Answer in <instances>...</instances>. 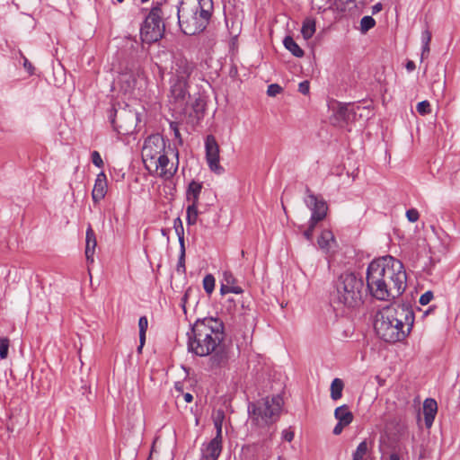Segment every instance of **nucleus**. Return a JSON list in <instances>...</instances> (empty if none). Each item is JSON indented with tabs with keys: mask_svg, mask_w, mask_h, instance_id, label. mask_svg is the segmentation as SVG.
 Segmentation results:
<instances>
[{
	"mask_svg": "<svg viewBox=\"0 0 460 460\" xmlns=\"http://www.w3.org/2000/svg\"><path fill=\"white\" fill-rule=\"evenodd\" d=\"M367 290L380 301L399 297L406 288L407 276L403 264L386 255L372 261L367 269Z\"/></svg>",
	"mask_w": 460,
	"mask_h": 460,
	"instance_id": "obj_1",
	"label": "nucleus"
},
{
	"mask_svg": "<svg viewBox=\"0 0 460 460\" xmlns=\"http://www.w3.org/2000/svg\"><path fill=\"white\" fill-rule=\"evenodd\" d=\"M187 335L189 351L200 357L214 353L210 358L213 367H221L227 362L228 355L220 347L225 338L221 320L214 317L199 319Z\"/></svg>",
	"mask_w": 460,
	"mask_h": 460,
	"instance_id": "obj_2",
	"label": "nucleus"
},
{
	"mask_svg": "<svg viewBox=\"0 0 460 460\" xmlns=\"http://www.w3.org/2000/svg\"><path fill=\"white\" fill-rule=\"evenodd\" d=\"M414 319V313L410 304H394L376 314L375 330L376 334L386 342L401 341L411 332Z\"/></svg>",
	"mask_w": 460,
	"mask_h": 460,
	"instance_id": "obj_3",
	"label": "nucleus"
},
{
	"mask_svg": "<svg viewBox=\"0 0 460 460\" xmlns=\"http://www.w3.org/2000/svg\"><path fill=\"white\" fill-rule=\"evenodd\" d=\"M212 11V0H181L177 15L182 32L186 35L201 32L208 24Z\"/></svg>",
	"mask_w": 460,
	"mask_h": 460,
	"instance_id": "obj_4",
	"label": "nucleus"
},
{
	"mask_svg": "<svg viewBox=\"0 0 460 460\" xmlns=\"http://www.w3.org/2000/svg\"><path fill=\"white\" fill-rule=\"evenodd\" d=\"M282 406L283 399L279 395L249 402L248 414L252 425L259 429L269 428L279 420Z\"/></svg>",
	"mask_w": 460,
	"mask_h": 460,
	"instance_id": "obj_5",
	"label": "nucleus"
},
{
	"mask_svg": "<svg viewBox=\"0 0 460 460\" xmlns=\"http://www.w3.org/2000/svg\"><path fill=\"white\" fill-rule=\"evenodd\" d=\"M363 286L362 279L355 273L341 274L335 282V290L332 294L333 303L349 308L359 305L362 303Z\"/></svg>",
	"mask_w": 460,
	"mask_h": 460,
	"instance_id": "obj_6",
	"label": "nucleus"
},
{
	"mask_svg": "<svg viewBox=\"0 0 460 460\" xmlns=\"http://www.w3.org/2000/svg\"><path fill=\"white\" fill-rule=\"evenodd\" d=\"M163 14L164 12L158 5L151 9L140 28V37L143 42L151 44L163 38L165 29Z\"/></svg>",
	"mask_w": 460,
	"mask_h": 460,
	"instance_id": "obj_7",
	"label": "nucleus"
},
{
	"mask_svg": "<svg viewBox=\"0 0 460 460\" xmlns=\"http://www.w3.org/2000/svg\"><path fill=\"white\" fill-rule=\"evenodd\" d=\"M166 151L165 140L160 134L147 137L142 147V160L146 169L150 170L155 160Z\"/></svg>",
	"mask_w": 460,
	"mask_h": 460,
	"instance_id": "obj_8",
	"label": "nucleus"
},
{
	"mask_svg": "<svg viewBox=\"0 0 460 460\" xmlns=\"http://www.w3.org/2000/svg\"><path fill=\"white\" fill-rule=\"evenodd\" d=\"M138 120L137 114L131 111L123 110L115 113L114 118L111 119L113 128L122 135L133 133Z\"/></svg>",
	"mask_w": 460,
	"mask_h": 460,
	"instance_id": "obj_9",
	"label": "nucleus"
},
{
	"mask_svg": "<svg viewBox=\"0 0 460 460\" xmlns=\"http://www.w3.org/2000/svg\"><path fill=\"white\" fill-rule=\"evenodd\" d=\"M195 68V63L187 59L185 57L181 55L174 56L171 66L170 78L189 82Z\"/></svg>",
	"mask_w": 460,
	"mask_h": 460,
	"instance_id": "obj_10",
	"label": "nucleus"
},
{
	"mask_svg": "<svg viewBox=\"0 0 460 460\" xmlns=\"http://www.w3.org/2000/svg\"><path fill=\"white\" fill-rule=\"evenodd\" d=\"M205 150L209 169L217 174H222L224 168L219 164V146L214 136L208 135L206 137Z\"/></svg>",
	"mask_w": 460,
	"mask_h": 460,
	"instance_id": "obj_11",
	"label": "nucleus"
},
{
	"mask_svg": "<svg viewBox=\"0 0 460 460\" xmlns=\"http://www.w3.org/2000/svg\"><path fill=\"white\" fill-rule=\"evenodd\" d=\"M305 203L312 211L310 220L313 221V224H317L324 219L327 214L328 206L323 199H318L317 196L308 190V195L305 199Z\"/></svg>",
	"mask_w": 460,
	"mask_h": 460,
	"instance_id": "obj_12",
	"label": "nucleus"
},
{
	"mask_svg": "<svg viewBox=\"0 0 460 460\" xmlns=\"http://www.w3.org/2000/svg\"><path fill=\"white\" fill-rule=\"evenodd\" d=\"M174 155L176 158L175 163H170L166 151L155 160L153 167H155V171L160 170L159 175L161 177L170 179L176 173L179 165V153L177 150L175 151Z\"/></svg>",
	"mask_w": 460,
	"mask_h": 460,
	"instance_id": "obj_13",
	"label": "nucleus"
},
{
	"mask_svg": "<svg viewBox=\"0 0 460 460\" xmlns=\"http://www.w3.org/2000/svg\"><path fill=\"white\" fill-rule=\"evenodd\" d=\"M170 101L173 102L178 108L182 107L187 96H189V82L169 79Z\"/></svg>",
	"mask_w": 460,
	"mask_h": 460,
	"instance_id": "obj_14",
	"label": "nucleus"
},
{
	"mask_svg": "<svg viewBox=\"0 0 460 460\" xmlns=\"http://www.w3.org/2000/svg\"><path fill=\"white\" fill-rule=\"evenodd\" d=\"M222 448V441L219 439L212 438L208 442H204L200 447V460H217Z\"/></svg>",
	"mask_w": 460,
	"mask_h": 460,
	"instance_id": "obj_15",
	"label": "nucleus"
},
{
	"mask_svg": "<svg viewBox=\"0 0 460 460\" xmlns=\"http://www.w3.org/2000/svg\"><path fill=\"white\" fill-rule=\"evenodd\" d=\"M136 75L130 70H126L124 72L119 73L116 79V84L119 85V89L125 93L132 92L136 86Z\"/></svg>",
	"mask_w": 460,
	"mask_h": 460,
	"instance_id": "obj_16",
	"label": "nucleus"
},
{
	"mask_svg": "<svg viewBox=\"0 0 460 460\" xmlns=\"http://www.w3.org/2000/svg\"><path fill=\"white\" fill-rule=\"evenodd\" d=\"M107 178L103 172L97 174L94 186L92 191V198L94 202H99L104 199L107 192Z\"/></svg>",
	"mask_w": 460,
	"mask_h": 460,
	"instance_id": "obj_17",
	"label": "nucleus"
},
{
	"mask_svg": "<svg viewBox=\"0 0 460 460\" xmlns=\"http://www.w3.org/2000/svg\"><path fill=\"white\" fill-rule=\"evenodd\" d=\"M85 239H86L85 240L86 261H87V262L93 263L94 261L93 254L95 252V247L97 245V241H96L95 233L93 230V228L91 227V226H89L86 230V238Z\"/></svg>",
	"mask_w": 460,
	"mask_h": 460,
	"instance_id": "obj_18",
	"label": "nucleus"
},
{
	"mask_svg": "<svg viewBox=\"0 0 460 460\" xmlns=\"http://www.w3.org/2000/svg\"><path fill=\"white\" fill-rule=\"evenodd\" d=\"M438 411V404L434 399L428 398L423 402V413L425 424L428 428H429L435 419L436 413Z\"/></svg>",
	"mask_w": 460,
	"mask_h": 460,
	"instance_id": "obj_19",
	"label": "nucleus"
},
{
	"mask_svg": "<svg viewBox=\"0 0 460 460\" xmlns=\"http://www.w3.org/2000/svg\"><path fill=\"white\" fill-rule=\"evenodd\" d=\"M335 115L338 119L347 122L354 119L356 111L353 105L349 103H340L335 111Z\"/></svg>",
	"mask_w": 460,
	"mask_h": 460,
	"instance_id": "obj_20",
	"label": "nucleus"
},
{
	"mask_svg": "<svg viewBox=\"0 0 460 460\" xmlns=\"http://www.w3.org/2000/svg\"><path fill=\"white\" fill-rule=\"evenodd\" d=\"M202 183L195 181H190L186 191L187 201L192 204H199Z\"/></svg>",
	"mask_w": 460,
	"mask_h": 460,
	"instance_id": "obj_21",
	"label": "nucleus"
},
{
	"mask_svg": "<svg viewBox=\"0 0 460 460\" xmlns=\"http://www.w3.org/2000/svg\"><path fill=\"white\" fill-rule=\"evenodd\" d=\"M318 245L319 247L325 252H330L332 247V244L335 243V238L332 231L323 230L321 233V235L318 238Z\"/></svg>",
	"mask_w": 460,
	"mask_h": 460,
	"instance_id": "obj_22",
	"label": "nucleus"
},
{
	"mask_svg": "<svg viewBox=\"0 0 460 460\" xmlns=\"http://www.w3.org/2000/svg\"><path fill=\"white\" fill-rule=\"evenodd\" d=\"M334 417L338 420V422H341L342 424L349 425L353 420V414L349 411L348 405L343 404L341 406H339L334 411Z\"/></svg>",
	"mask_w": 460,
	"mask_h": 460,
	"instance_id": "obj_23",
	"label": "nucleus"
},
{
	"mask_svg": "<svg viewBox=\"0 0 460 460\" xmlns=\"http://www.w3.org/2000/svg\"><path fill=\"white\" fill-rule=\"evenodd\" d=\"M283 44L285 48L289 50L295 57L302 58L304 56V50L296 44L292 37H285Z\"/></svg>",
	"mask_w": 460,
	"mask_h": 460,
	"instance_id": "obj_24",
	"label": "nucleus"
},
{
	"mask_svg": "<svg viewBox=\"0 0 460 460\" xmlns=\"http://www.w3.org/2000/svg\"><path fill=\"white\" fill-rule=\"evenodd\" d=\"M315 32V21L312 18H306L301 29V33L305 40H309Z\"/></svg>",
	"mask_w": 460,
	"mask_h": 460,
	"instance_id": "obj_25",
	"label": "nucleus"
},
{
	"mask_svg": "<svg viewBox=\"0 0 460 460\" xmlns=\"http://www.w3.org/2000/svg\"><path fill=\"white\" fill-rule=\"evenodd\" d=\"M344 387L343 381L340 378H334L331 384V398L337 401L342 396V390Z\"/></svg>",
	"mask_w": 460,
	"mask_h": 460,
	"instance_id": "obj_26",
	"label": "nucleus"
},
{
	"mask_svg": "<svg viewBox=\"0 0 460 460\" xmlns=\"http://www.w3.org/2000/svg\"><path fill=\"white\" fill-rule=\"evenodd\" d=\"M369 448H370V442H368L367 440H363L362 442H360L359 445L358 446L357 449L353 453L352 460H364Z\"/></svg>",
	"mask_w": 460,
	"mask_h": 460,
	"instance_id": "obj_27",
	"label": "nucleus"
},
{
	"mask_svg": "<svg viewBox=\"0 0 460 460\" xmlns=\"http://www.w3.org/2000/svg\"><path fill=\"white\" fill-rule=\"evenodd\" d=\"M198 205L190 203L186 209V221L188 225H195L198 219Z\"/></svg>",
	"mask_w": 460,
	"mask_h": 460,
	"instance_id": "obj_28",
	"label": "nucleus"
},
{
	"mask_svg": "<svg viewBox=\"0 0 460 460\" xmlns=\"http://www.w3.org/2000/svg\"><path fill=\"white\" fill-rule=\"evenodd\" d=\"M431 40V32L429 29H426L421 33V43H422V52L421 58L425 56H428L429 53V43Z\"/></svg>",
	"mask_w": 460,
	"mask_h": 460,
	"instance_id": "obj_29",
	"label": "nucleus"
},
{
	"mask_svg": "<svg viewBox=\"0 0 460 460\" xmlns=\"http://www.w3.org/2000/svg\"><path fill=\"white\" fill-rule=\"evenodd\" d=\"M203 288L208 295H211L215 289L216 279L212 274H207L203 279Z\"/></svg>",
	"mask_w": 460,
	"mask_h": 460,
	"instance_id": "obj_30",
	"label": "nucleus"
},
{
	"mask_svg": "<svg viewBox=\"0 0 460 460\" xmlns=\"http://www.w3.org/2000/svg\"><path fill=\"white\" fill-rule=\"evenodd\" d=\"M176 271L181 274H184L186 272L185 266V244L180 245V254L178 259V263L176 266Z\"/></svg>",
	"mask_w": 460,
	"mask_h": 460,
	"instance_id": "obj_31",
	"label": "nucleus"
},
{
	"mask_svg": "<svg viewBox=\"0 0 460 460\" xmlns=\"http://www.w3.org/2000/svg\"><path fill=\"white\" fill-rule=\"evenodd\" d=\"M376 21L372 16H364L360 21V31L362 33L367 32L370 29L375 27Z\"/></svg>",
	"mask_w": 460,
	"mask_h": 460,
	"instance_id": "obj_32",
	"label": "nucleus"
},
{
	"mask_svg": "<svg viewBox=\"0 0 460 460\" xmlns=\"http://www.w3.org/2000/svg\"><path fill=\"white\" fill-rule=\"evenodd\" d=\"M236 282L237 280L231 271H224L221 287H225L226 288L230 289L231 286L236 284Z\"/></svg>",
	"mask_w": 460,
	"mask_h": 460,
	"instance_id": "obj_33",
	"label": "nucleus"
},
{
	"mask_svg": "<svg viewBox=\"0 0 460 460\" xmlns=\"http://www.w3.org/2000/svg\"><path fill=\"white\" fill-rule=\"evenodd\" d=\"M173 227L178 236L180 245H181V243L184 244V230L180 217L174 219Z\"/></svg>",
	"mask_w": 460,
	"mask_h": 460,
	"instance_id": "obj_34",
	"label": "nucleus"
},
{
	"mask_svg": "<svg viewBox=\"0 0 460 460\" xmlns=\"http://www.w3.org/2000/svg\"><path fill=\"white\" fill-rule=\"evenodd\" d=\"M10 340L7 337L0 338V358L5 359L8 357Z\"/></svg>",
	"mask_w": 460,
	"mask_h": 460,
	"instance_id": "obj_35",
	"label": "nucleus"
},
{
	"mask_svg": "<svg viewBox=\"0 0 460 460\" xmlns=\"http://www.w3.org/2000/svg\"><path fill=\"white\" fill-rule=\"evenodd\" d=\"M417 111L420 115H427L431 112L430 103L428 101H422L417 104Z\"/></svg>",
	"mask_w": 460,
	"mask_h": 460,
	"instance_id": "obj_36",
	"label": "nucleus"
},
{
	"mask_svg": "<svg viewBox=\"0 0 460 460\" xmlns=\"http://www.w3.org/2000/svg\"><path fill=\"white\" fill-rule=\"evenodd\" d=\"M243 292V288L236 284L231 286L230 289L226 288L225 287H220L221 295H226L227 293H234V294H242Z\"/></svg>",
	"mask_w": 460,
	"mask_h": 460,
	"instance_id": "obj_37",
	"label": "nucleus"
},
{
	"mask_svg": "<svg viewBox=\"0 0 460 460\" xmlns=\"http://www.w3.org/2000/svg\"><path fill=\"white\" fill-rule=\"evenodd\" d=\"M243 292V288L236 284L231 286L230 289L226 288L225 287H220L221 295H226L227 293H234V294H242Z\"/></svg>",
	"mask_w": 460,
	"mask_h": 460,
	"instance_id": "obj_38",
	"label": "nucleus"
},
{
	"mask_svg": "<svg viewBox=\"0 0 460 460\" xmlns=\"http://www.w3.org/2000/svg\"><path fill=\"white\" fill-rule=\"evenodd\" d=\"M92 156V162L93 164L99 167V168H102L103 166V161L101 157V155L98 151H93L91 155Z\"/></svg>",
	"mask_w": 460,
	"mask_h": 460,
	"instance_id": "obj_39",
	"label": "nucleus"
},
{
	"mask_svg": "<svg viewBox=\"0 0 460 460\" xmlns=\"http://www.w3.org/2000/svg\"><path fill=\"white\" fill-rule=\"evenodd\" d=\"M406 217L410 222L414 223L418 221L420 214L417 209L411 208L406 211Z\"/></svg>",
	"mask_w": 460,
	"mask_h": 460,
	"instance_id": "obj_40",
	"label": "nucleus"
},
{
	"mask_svg": "<svg viewBox=\"0 0 460 460\" xmlns=\"http://www.w3.org/2000/svg\"><path fill=\"white\" fill-rule=\"evenodd\" d=\"M281 91H282V88L279 84H272L268 86L267 93L269 96H276Z\"/></svg>",
	"mask_w": 460,
	"mask_h": 460,
	"instance_id": "obj_41",
	"label": "nucleus"
},
{
	"mask_svg": "<svg viewBox=\"0 0 460 460\" xmlns=\"http://www.w3.org/2000/svg\"><path fill=\"white\" fill-rule=\"evenodd\" d=\"M433 298V293L431 291H427L422 294L420 297V304L422 305H428Z\"/></svg>",
	"mask_w": 460,
	"mask_h": 460,
	"instance_id": "obj_42",
	"label": "nucleus"
},
{
	"mask_svg": "<svg viewBox=\"0 0 460 460\" xmlns=\"http://www.w3.org/2000/svg\"><path fill=\"white\" fill-rule=\"evenodd\" d=\"M315 226L316 224H313V221L309 220V226L303 234L304 236L309 241H311L313 238V233Z\"/></svg>",
	"mask_w": 460,
	"mask_h": 460,
	"instance_id": "obj_43",
	"label": "nucleus"
},
{
	"mask_svg": "<svg viewBox=\"0 0 460 460\" xmlns=\"http://www.w3.org/2000/svg\"><path fill=\"white\" fill-rule=\"evenodd\" d=\"M192 293V288L190 287L186 289L183 296L181 297V305L184 311V313H186V303H187V300L189 298V296H190V294Z\"/></svg>",
	"mask_w": 460,
	"mask_h": 460,
	"instance_id": "obj_44",
	"label": "nucleus"
},
{
	"mask_svg": "<svg viewBox=\"0 0 460 460\" xmlns=\"http://www.w3.org/2000/svg\"><path fill=\"white\" fill-rule=\"evenodd\" d=\"M148 321L146 316H141L138 321L139 332H146Z\"/></svg>",
	"mask_w": 460,
	"mask_h": 460,
	"instance_id": "obj_45",
	"label": "nucleus"
},
{
	"mask_svg": "<svg viewBox=\"0 0 460 460\" xmlns=\"http://www.w3.org/2000/svg\"><path fill=\"white\" fill-rule=\"evenodd\" d=\"M310 85L308 81H303L298 84V91L303 94L309 93Z\"/></svg>",
	"mask_w": 460,
	"mask_h": 460,
	"instance_id": "obj_46",
	"label": "nucleus"
},
{
	"mask_svg": "<svg viewBox=\"0 0 460 460\" xmlns=\"http://www.w3.org/2000/svg\"><path fill=\"white\" fill-rule=\"evenodd\" d=\"M282 438L288 442H291L294 438V432L290 429H284L282 431Z\"/></svg>",
	"mask_w": 460,
	"mask_h": 460,
	"instance_id": "obj_47",
	"label": "nucleus"
},
{
	"mask_svg": "<svg viewBox=\"0 0 460 460\" xmlns=\"http://www.w3.org/2000/svg\"><path fill=\"white\" fill-rule=\"evenodd\" d=\"M215 427L217 429V435L214 438L219 439L222 441V424L219 420H215Z\"/></svg>",
	"mask_w": 460,
	"mask_h": 460,
	"instance_id": "obj_48",
	"label": "nucleus"
},
{
	"mask_svg": "<svg viewBox=\"0 0 460 460\" xmlns=\"http://www.w3.org/2000/svg\"><path fill=\"white\" fill-rule=\"evenodd\" d=\"M347 426L348 425H346V424H342L341 422H337V424L335 425V427H334V429L332 430L333 434L334 435H340L343 431L344 428L347 427Z\"/></svg>",
	"mask_w": 460,
	"mask_h": 460,
	"instance_id": "obj_49",
	"label": "nucleus"
},
{
	"mask_svg": "<svg viewBox=\"0 0 460 460\" xmlns=\"http://www.w3.org/2000/svg\"><path fill=\"white\" fill-rule=\"evenodd\" d=\"M170 128L173 131L174 137L176 138H178L180 143L181 144V134H180V131H179L177 124L176 123H171Z\"/></svg>",
	"mask_w": 460,
	"mask_h": 460,
	"instance_id": "obj_50",
	"label": "nucleus"
},
{
	"mask_svg": "<svg viewBox=\"0 0 460 460\" xmlns=\"http://www.w3.org/2000/svg\"><path fill=\"white\" fill-rule=\"evenodd\" d=\"M23 66L30 75L33 74V66L25 57H23Z\"/></svg>",
	"mask_w": 460,
	"mask_h": 460,
	"instance_id": "obj_51",
	"label": "nucleus"
},
{
	"mask_svg": "<svg viewBox=\"0 0 460 460\" xmlns=\"http://www.w3.org/2000/svg\"><path fill=\"white\" fill-rule=\"evenodd\" d=\"M145 341H146V332H139V342H140V345L137 349V350L140 352L144 344H145Z\"/></svg>",
	"mask_w": 460,
	"mask_h": 460,
	"instance_id": "obj_52",
	"label": "nucleus"
},
{
	"mask_svg": "<svg viewBox=\"0 0 460 460\" xmlns=\"http://www.w3.org/2000/svg\"><path fill=\"white\" fill-rule=\"evenodd\" d=\"M406 69L408 72H412L414 69H415V63L411 60H409L407 63H406V66H405Z\"/></svg>",
	"mask_w": 460,
	"mask_h": 460,
	"instance_id": "obj_53",
	"label": "nucleus"
},
{
	"mask_svg": "<svg viewBox=\"0 0 460 460\" xmlns=\"http://www.w3.org/2000/svg\"><path fill=\"white\" fill-rule=\"evenodd\" d=\"M382 8H383L382 4H380V3L376 4L372 7V13H373V14H376V13H377L378 12H380V11L382 10Z\"/></svg>",
	"mask_w": 460,
	"mask_h": 460,
	"instance_id": "obj_54",
	"label": "nucleus"
},
{
	"mask_svg": "<svg viewBox=\"0 0 460 460\" xmlns=\"http://www.w3.org/2000/svg\"><path fill=\"white\" fill-rule=\"evenodd\" d=\"M183 399L186 402H191L193 400V396L190 393H186L183 394Z\"/></svg>",
	"mask_w": 460,
	"mask_h": 460,
	"instance_id": "obj_55",
	"label": "nucleus"
},
{
	"mask_svg": "<svg viewBox=\"0 0 460 460\" xmlns=\"http://www.w3.org/2000/svg\"><path fill=\"white\" fill-rule=\"evenodd\" d=\"M388 460H401V457L397 453H393L390 455Z\"/></svg>",
	"mask_w": 460,
	"mask_h": 460,
	"instance_id": "obj_56",
	"label": "nucleus"
},
{
	"mask_svg": "<svg viewBox=\"0 0 460 460\" xmlns=\"http://www.w3.org/2000/svg\"><path fill=\"white\" fill-rule=\"evenodd\" d=\"M167 232H168V231H167L166 229H162V234H163L164 236H167Z\"/></svg>",
	"mask_w": 460,
	"mask_h": 460,
	"instance_id": "obj_57",
	"label": "nucleus"
},
{
	"mask_svg": "<svg viewBox=\"0 0 460 460\" xmlns=\"http://www.w3.org/2000/svg\"><path fill=\"white\" fill-rule=\"evenodd\" d=\"M117 1H118V2H119V3H121V2H123L124 0H117Z\"/></svg>",
	"mask_w": 460,
	"mask_h": 460,
	"instance_id": "obj_58",
	"label": "nucleus"
},
{
	"mask_svg": "<svg viewBox=\"0 0 460 460\" xmlns=\"http://www.w3.org/2000/svg\"><path fill=\"white\" fill-rule=\"evenodd\" d=\"M278 460H280V458H279Z\"/></svg>",
	"mask_w": 460,
	"mask_h": 460,
	"instance_id": "obj_59",
	"label": "nucleus"
}]
</instances>
